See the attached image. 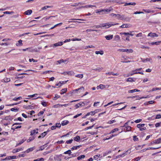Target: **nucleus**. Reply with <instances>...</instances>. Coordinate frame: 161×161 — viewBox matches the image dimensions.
Listing matches in <instances>:
<instances>
[{
  "label": "nucleus",
  "instance_id": "nucleus-1",
  "mask_svg": "<svg viewBox=\"0 0 161 161\" xmlns=\"http://www.w3.org/2000/svg\"><path fill=\"white\" fill-rule=\"evenodd\" d=\"M111 16H114L115 17H117L118 19H121L122 20H126L127 21H130V18L125 17L123 15H121L120 14H116L113 13H112L110 14Z\"/></svg>",
  "mask_w": 161,
  "mask_h": 161
},
{
  "label": "nucleus",
  "instance_id": "nucleus-2",
  "mask_svg": "<svg viewBox=\"0 0 161 161\" xmlns=\"http://www.w3.org/2000/svg\"><path fill=\"white\" fill-rule=\"evenodd\" d=\"M119 24L118 23H114L112 22H110L103 24L102 26L103 27H106V28H108L111 26L116 25H118Z\"/></svg>",
  "mask_w": 161,
  "mask_h": 161
},
{
  "label": "nucleus",
  "instance_id": "nucleus-3",
  "mask_svg": "<svg viewBox=\"0 0 161 161\" xmlns=\"http://www.w3.org/2000/svg\"><path fill=\"white\" fill-rule=\"evenodd\" d=\"M118 51L123 52H127V53H132L133 51V50L132 49H119L118 50Z\"/></svg>",
  "mask_w": 161,
  "mask_h": 161
},
{
  "label": "nucleus",
  "instance_id": "nucleus-4",
  "mask_svg": "<svg viewBox=\"0 0 161 161\" xmlns=\"http://www.w3.org/2000/svg\"><path fill=\"white\" fill-rule=\"evenodd\" d=\"M138 72H137V71L136 70V69L135 70H132L129 73L127 76L128 77L130 76H132L134 74H137Z\"/></svg>",
  "mask_w": 161,
  "mask_h": 161
},
{
  "label": "nucleus",
  "instance_id": "nucleus-5",
  "mask_svg": "<svg viewBox=\"0 0 161 161\" xmlns=\"http://www.w3.org/2000/svg\"><path fill=\"white\" fill-rule=\"evenodd\" d=\"M148 36H151L152 37H158V35L156 34L155 33H153L152 32L149 33L148 35Z\"/></svg>",
  "mask_w": 161,
  "mask_h": 161
},
{
  "label": "nucleus",
  "instance_id": "nucleus-6",
  "mask_svg": "<svg viewBox=\"0 0 161 161\" xmlns=\"http://www.w3.org/2000/svg\"><path fill=\"white\" fill-rule=\"evenodd\" d=\"M113 35H109L106 36H105L106 39L108 40H110L113 38Z\"/></svg>",
  "mask_w": 161,
  "mask_h": 161
},
{
  "label": "nucleus",
  "instance_id": "nucleus-7",
  "mask_svg": "<svg viewBox=\"0 0 161 161\" xmlns=\"http://www.w3.org/2000/svg\"><path fill=\"white\" fill-rule=\"evenodd\" d=\"M71 150H69L64 153V154H68L69 155H71L72 156H71L70 157H69V158H71L72 157H75V156L73 155V154H71Z\"/></svg>",
  "mask_w": 161,
  "mask_h": 161
},
{
  "label": "nucleus",
  "instance_id": "nucleus-8",
  "mask_svg": "<svg viewBox=\"0 0 161 161\" xmlns=\"http://www.w3.org/2000/svg\"><path fill=\"white\" fill-rule=\"evenodd\" d=\"M113 10V8H112V7H110L107 9H102V11H103V12H109L112 11Z\"/></svg>",
  "mask_w": 161,
  "mask_h": 161
},
{
  "label": "nucleus",
  "instance_id": "nucleus-9",
  "mask_svg": "<svg viewBox=\"0 0 161 161\" xmlns=\"http://www.w3.org/2000/svg\"><path fill=\"white\" fill-rule=\"evenodd\" d=\"M47 131H45L42 133L41 135L38 137V138H40L41 137L43 138L47 134Z\"/></svg>",
  "mask_w": 161,
  "mask_h": 161
},
{
  "label": "nucleus",
  "instance_id": "nucleus-10",
  "mask_svg": "<svg viewBox=\"0 0 161 161\" xmlns=\"http://www.w3.org/2000/svg\"><path fill=\"white\" fill-rule=\"evenodd\" d=\"M135 78H133L130 77L127 79L126 80L127 82H133L135 81Z\"/></svg>",
  "mask_w": 161,
  "mask_h": 161
},
{
  "label": "nucleus",
  "instance_id": "nucleus-11",
  "mask_svg": "<svg viewBox=\"0 0 161 161\" xmlns=\"http://www.w3.org/2000/svg\"><path fill=\"white\" fill-rule=\"evenodd\" d=\"M142 61L143 62H146L147 61L150 62H152L151 61L152 60V59L151 58H147L146 59H144V58H141Z\"/></svg>",
  "mask_w": 161,
  "mask_h": 161
},
{
  "label": "nucleus",
  "instance_id": "nucleus-12",
  "mask_svg": "<svg viewBox=\"0 0 161 161\" xmlns=\"http://www.w3.org/2000/svg\"><path fill=\"white\" fill-rule=\"evenodd\" d=\"M131 127L129 126H126L124 128V130L125 131H130L131 130Z\"/></svg>",
  "mask_w": 161,
  "mask_h": 161
},
{
  "label": "nucleus",
  "instance_id": "nucleus-13",
  "mask_svg": "<svg viewBox=\"0 0 161 161\" xmlns=\"http://www.w3.org/2000/svg\"><path fill=\"white\" fill-rule=\"evenodd\" d=\"M63 44V42H58L57 43H54L53 45L55 47H57L58 46H60L62 45Z\"/></svg>",
  "mask_w": 161,
  "mask_h": 161
},
{
  "label": "nucleus",
  "instance_id": "nucleus-14",
  "mask_svg": "<svg viewBox=\"0 0 161 161\" xmlns=\"http://www.w3.org/2000/svg\"><path fill=\"white\" fill-rule=\"evenodd\" d=\"M35 149V147H31L27 149L26 151L23 152L24 153H28L32 151Z\"/></svg>",
  "mask_w": 161,
  "mask_h": 161
},
{
  "label": "nucleus",
  "instance_id": "nucleus-15",
  "mask_svg": "<svg viewBox=\"0 0 161 161\" xmlns=\"http://www.w3.org/2000/svg\"><path fill=\"white\" fill-rule=\"evenodd\" d=\"M105 86L103 85V84H100L99 86H97V90L100 89H103L104 88H105Z\"/></svg>",
  "mask_w": 161,
  "mask_h": 161
},
{
  "label": "nucleus",
  "instance_id": "nucleus-16",
  "mask_svg": "<svg viewBox=\"0 0 161 161\" xmlns=\"http://www.w3.org/2000/svg\"><path fill=\"white\" fill-rule=\"evenodd\" d=\"M85 88L83 86H82V87L76 89L74 90V91H80V92H83L84 91Z\"/></svg>",
  "mask_w": 161,
  "mask_h": 161
},
{
  "label": "nucleus",
  "instance_id": "nucleus-17",
  "mask_svg": "<svg viewBox=\"0 0 161 161\" xmlns=\"http://www.w3.org/2000/svg\"><path fill=\"white\" fill-rule=\"evenodd\" d=\"M57 16L56 15V16H50L48 17H46L44 18H43V19H45L46 20H47L49 19H52V18H54L55 17H56Z\"/></svg>",
  "mask_w": 161,
  "mask_h": 161
},
{
  "label": "nucleus",
  "instance_id": "nucleus-18",
  "mask_svg": "<svg viewBox=\"0 0 161 161\" xmlns=\"http://www.w3.org/2000/svg\"><path fill=\"white\" fill-rule=\"evenodd\" d=\"M10 81V79L9 78H5L1 80L2 82H8Z\"/></svg>",
  "mask_w": 161,
  "mask_h": 161
},
{
  "label": "nucleus",
  "instance_id": "nucleus-19",
  "mask_svg": "<svg viewBox=\"0 0 161 161\" xmlns=\"http://www.w3.org/2000/svg\"><path fill=\"white\" fill-rule=\"evenodd\" d=\"M32 13V11L31 10L29 9L27 10L25 12V14L27 15H29L31 14Z\"/></svg>",
  "mask_w": 161,
  "mask_h": 161
},
{
  "label": "nucleus",
  "instance_id": "nucleus-20",
  "mask_svg": "<svg viewBox=\"0 0 161 161\" xmlns=\"http://www.w3.org/2000/svg\"><path fill=\"white\" fill-rule=\"evenodd\" d=\"M136 3L135 2L133 3H126L125 4V6H127V5H132L135 6L136 5Z\"/></svg>",
  "mask_w": 161,
  "mask_h": 161
},
{
  "label": "nucleus",
  "instance_id": "nucleus-21",
  "mask_svg": "<svg viewBox=\"0 0 161 161\" xmlns=\"http://www.w3.org/2000/svg\"><path fill=\"white\" fill-rule=\"evenodd\" d=\"M69 123V121L68 120H64L62 121L61 125L62 126H64L68 124Z\"/></svg>",
  "mask_w": 161,
  "mask_h": 161
},
{
  "label": "nucleus",
  "instance_id": "nucleus-22",
  "mask_svg": "<svg viewBox=\"0 0 161 161\" xmlns=\"http://www.w3.org/2000/svg\"><path fill=\"white\" fill-rule=\"evenodd\" d=\"M18 43H17L16 44V45L17 46H22L23 45V44L22 43V41L21 40H19L18 41Z\"/></svg>",
  "mask_w": 161,
  "mask_h": 161
},
{
  "label": "nucleus",
  "instance_id": "nucleus-23",
  "mask_svg": "<svg viewBox=\"0 0 161 161\" xmlns=\"http://www.w3.org/2000/svg\"><path fill=\"white\" fill-rule=\"evenodd\" d=\"M81 146V145L75 146H74L71 148V149L72 150L77 149L78 148H80Z\"/></svg>",
  "mask_w": 161,
  "mask_h": 161
},
{
  "label": "nucleus",
  "instance_id": "nucleus-24",
  "mask_svg": "<svg viewBox=\"0 0 161 161\" xmlns=\"http://www.w3.org/2000/svg\"><path fill=\"white\" fill-rule=\"evenodd\" d=\"M74 139L75 141L78 142L80 140V137L79 136H77L76 137H75L74 138Z\"/></svg>",
  "mask_w": 161,
  "mask_h": 161
},
{
  "label": "nucleus",
  "instance_id": "nucleus-25",
  "mask_svg": "<svg viewBox=\"0 0 161 161\" xmlns=\"http://www.w3.org/2000/svg\"><path fill=\"white\" fill-rule=\"evenodd\" d=\"M120 39V37L118 35H116L114 37V40L116 41H118Z\"/></svg>",
  "mask_w": 161,
  "mask_h": 161
},
{
  "label": "nucleus",
  "instance_id": "nucleus-26",
  "mask_svg": "<svg viewBox=\"0 0 161 161\" xmlns=\"http://www.w3.org/2000/svg\"><path fill=\"white\" fill-rule=\"evenodd\" d=\"M85 157V156L84 155H81L77 158L78 160H81L82 159L84 158Z\"/></svg>",
  "mask_w": 161,
  "mask_h": 161
},
{
  "label": "nucleus",
  "instance_id": "nucleus-27",
  "mask_svg": "<svg viewBox=\"0 0 161 161\" xmlns=\"http://www.w3.org/2000/svg\"><path fill=\"white\" fill-rule=\"evenodd\" d=\"M144 125L145 124H138L136 126L138 128H139L140 129L142 127H143Z\"/></svg>",
  "mask_w": 161,
  "mask_h": 161
},
{
  "label": "nucleus",
  "instance_id": "nucleus-28",
  "mask_svg": "<svg viewBox=\"0 0 161 161\" xmlns=\"http://www.w3.org/2000/svg\"><path fill=\"white\" fill-rule=\"evenodd\" d=\"M140 90H137V89H135L133 90H130L128 91L129 93H133L134 92H139Z\"/></svg>",
  "mask_w": 161,
  "mask_h": 161
},
{
  "label": "nucleus",
  "instance_id": "nucleus-29",
  "mask_svg": "<svg viewBox=\"0 0 161 161\" xmlns=\"http://www.w3.org/2000/svg\"><path fill=\"white\" fill-rule=\"evenodd\" d=\"M52 7H53L52 6H45L44 7H42L41 8V10H45L48 8H52Z\"/></svg>",
  "mask_w": 161,
  "mask_h": 161
},
{
  "label": "nucleus",
  "instance_id": "nucleus-30",
  "mask_svg": "<svg viewBox=\"0 0 161 161\" xmlns=\"http://www.w3.org/2000/svg\"><path fill=\"white\" fill-rule=\"evenodd\" d=\"M95 53L97 54H100L101 55H102L103 54L104 52L103 51H96L95 52Z\"/></svg>",
  "mask_w": 161,
  "mask_h": 161
},
{
  "label": "nucleus",
  "instance_id": "nucleus-31",
  "mask_svg": "<svg viewBox=\"0 0 161 161\" xmlns=\"http://www.w3.org/2000/svg\"><path fill=\"white\" fill-rule=\"evenodd\" d=\"M93 8L95 7L96 8V6L95 5H86L85 7L82 6L81 8Z\"/></svg>",
  "mask_w": 161,
  "mask_h": 161
},
{
  "label": "nucleus",
  "instance_id": "nucleus-32",
  "mask_svg": "<svg viewBox=\"0 0 161 161\" xmlns=\"http://www.w3.org/2000/svg\"><path fill=\"white\" fill-rule=\"evenodd\" d=\"M19 110V108H12L11 109V111H14L15 112H17Z\"/></svg>",
  "mask_w": 161,
  "mask_h": 161
},
{
  "label": "nucleus",
  "instance_id": "nucleus-33",
  "mask_svg": "<svg viewBox=\"0 0 161 161\" xmlns=\"http://www.w3.org/2000/svg\"><path fill=\"white\" fill-rule=\"evenodd\" d=\"M67 91V89L66 88H65L62 89L61 90V92H60V94H63L64 93Z\"/></svg>",
  "mask_w": 161,
  "mask_h": 161
},
{
  "label": "nucleus",
  "instance_id": "nucleus-34",
  "mask_svg": "<svg viewBox=\"0 0 161 161\" xmlns=\"http://www.w3.org/2000/svg\"><path fill=\"white\" fill-rule=\"evenodd\" d=\"M127 152V151H126V152H125V153H123L121 155H119L117 156V158H119L121 157H124L125 155H126V153Z\"/></svg>",
  "mask_w": 161,
  "mask_h": 161
},
{
  "label": "nucleus",
  "instance_id": "nucleus-35",
  "mask_svg": "<svg viewBox=\"0 0 161 161\" xmlns=\"http://www.w3.org/2000/svg\"><path fill=\"white\" fill-rule=\"evenodd\" d=\"M22 150V148L20 149H13L12 151V152L13 153H15L16 152H18L19 151H21Z\"/></svg>",
  "mask_w": 161,
  "mask_h": 161
},
{
  "label": "nucleus",
  "instance_id": "nucleus-36",
  "mask_svg": "<svg viewBox=\"0 0 161 161\" xmlns=\"http://www.w3.org/2000/svg\"><path fill=\"white\" fill-rule=\"evenodd\" d=\"M106 74L108 75H119L118 73H114L113 72H109L108 73H107Z\"/></svg>",
  "mask_w": 161,
  "mask_h": 161
},
{
  "label": "nucleus",
  "instance_id": "nucleus-37",
  "mask_svg": "<svg viewBox=\"0 0 161 161\" xmlns=\"http://www.w3.org/2000/svg\"><path fill=\"white\" fill-rule=\"evenodd\" d=\"M128 27V25L127 24H123L120 26V27L123 28Z\"/></svg>",
  "mask_w": 161,
  "mask_h": 161
},
{
  "label": "nucleus",
  "instance_id": "nucleus-38",
  "mask_svg": "<svg viewBox=\"0 0 161 161\" xmlns=\"http://www.w3.org/2000/svg\"><path fill=\"white\" fill-rule=\"evenodd\" d=\"M38 133V131H37L36 132V130H33L32 131H31V136H32L33 135H34V134H37Z\"/></svg>",
  "mask_w": 161,
  "mask_h": 161
},
{
  "label": "nucleus",
  "instance_id": "nucleus-39",
  "mask_svg": "<svg viewBox=\"0 0 161 161\" xmlns=\"http://www.w3.org/2000/svg\"><path fill=\"white\" fill-rule=\"evenodd\" d=\"M47 146L46 144H45L42 146H40V149L39 150L42 151L44 148Z\"/></svg>",
  "mask_w": 161,
  "mask_h": 161
},
{
  "label": "nucleus",
  "instance_id": "nucleus-40",
  "mask_svg": "<svg viewBox=\"0 0 161 161\" xmlns=\"http://www.w3.org/2000/svg\"><path fill=\"white\" fill-rule=\"evenodd\" d=\"M142 10L144 11L145 13H149L152 12H153L150 9H143Z\"/></svg>",
  "mask_w": 161,
  "mask_h": 161
},
{
  "label": "nucleus",
  "instance_id": "nucleus-41",
  "mask_svg": "<svg viewBox=\"0 0 161 161\" xmlns=\"http://www.w3.org/2000/svg\"><path fill=\"white\" fill-rule=\"evenodd\" d=\"M60 97V96L59 95L57 94H56L55 95V96L53 98V100H56Z\"/></svg>",
  "mask_w": 161,
  "mask_h": 161
},
{
  "label": "nucleus",
  "instance_id": "nucleus-42",
  "mask_svg": "<svg viewBox=\"0 0 161 161\" xmlns=\"http://www.w3.org/2000/svg\"><path fill=\"white\" fill-rule=\"evenodd\" d=\"M35 139V137L34 136L31 137L29 138L27 140V142H29Z\"/></svg>",
  "mask_w": 161,
  "mask_h": 161
},
{
  "label": "nucleus",
  "instance_id": "nucleus-43",
  "mask_svg": "<svg viewBox=\"0 0 161 161\" xmlns=\"http://www.w3.org/2000/svg\"><path fill=\"white\" fill-rule=\"evenodd\" d=\"M75 76L76 77L79 78H82L83 77V74H80L76 75Z\"/></svg>",
  "mask_w": 161,
  "mask_h": 161
},
{
  "label": "nucleus",
  "instance_id": "nucleus-44",
  "mask_svg": "<svg viewBox=\"0 0 161 161\" xmlns=\"http://www.w3.org/2000/svg\"><path fill=\"white\" fill-rule=\"evenodd\" d=\"M150 44H151L152 45H153L154 44H156V45H159L160 44V42L158 41L156 42H153L151 43H149Z\"/></svg>",
  "mask_w": 161,
  "mask_h": 161
},
{
  "label": "nucleus",
  "instance_id": "nucleus-45",
  "mask_svg": "<svg viewBox=\"0 0 161 161\" xmlns=\"http://www.w3.org/2000/svg\"><path fill=\"white\" fill-rule=\"evenodd\" d=\"M4 14H13L14 13V12L13 11L9 12V11H5L3 12Z\"/></svg>",
  "mask_w": 161,
  "mask_h": 161
},
{
  "label": "nucleus",
  "instance_id": "nucleus-46",
  "mask_svg": "<svg viewBox=\"0 0 161 161\" xmlns=\"http://www.w3.org/2000/svg\"><path fill=\"white\" fill-rule=\"evenodd\" d=\"M22 98L21 97H19L17 98H14L12 99V100L14 101H17L21 99Z\"/></svg>",
  "mask_w": 161,
  "mask_h": 161
},
{
  "label": "nucleus",
  "instance_id": "nucleus-47",
  "mask_svg": "<svg viewBox=\"0 0 161 161\" xmlns=\"http://www.w3.org/2000/svg\"><path fill=\"white\" fill-rule=\"evenodd\" d=\"M115 122H116V120H115L114 119V120H110L108 121L107 122V123L108 124H112V123Z\"/></svg>",
  "mask_w": 161,
  "mask_h": 161
},
{
  "label": "nucleus",
  "instance_id": "nucleus-48",
  "mask_svg": "<svg viewBox=\"0 0 161 161\" xmlns=\"http://www.w3.org/2000/svg\"><path fill=\"white\" fill-rule=\"evenodd\" d=\"M9 44H10L9 43H8V42H5V43L0 42V45H1V46H3V45H5L6 46H7L8 45H9Z\"/></svg>",
  "mask_w": 161,
  "mask_h": 161
},
{
  "label": "nucleus",
  "instance_id": "nucleus-49",
  "mask_svg": "<svg viewBox=\"0 0 161 161\" xmlns=\"http://www.w3.org/2000/svg\"><path fill=\"white\" fill-rule=\"evenodd\" d=\"M119 130V129L118 128H115L113 130H112L110 132V133H113L115 132L116 131H118Z\"/></svg>",
  "mask_w": 161,
  "mask_h": 161
},
{
  "label": "nucleus",
  "instance_id": "nucleus-50",
  "mask_svg": "<svg viewBox=\"0 0 161 161\" xmlns=\"http://www.w3.org/2000/svg\"><path fill=\"white\" fill-rule=\"evenodd\" d=\"M25 141V140H24L23 139H22L20 142H19V143H17L16 147L17 146L20 145L21 144H22Z\"/></svg>",
  "mask_w": 161,
  "mask_h": 161
},
{
  "label": "nucleus",
  "instance_id": "nucleus-51",
  "mask_svg": "<svg viewBox=\"0 0 161 161\" xmlns=\"http://www.w3.org/2000/svg\"><path fill=\"white\" fill-rule=\"evenodd\" d=\"M93 115L94 114V113L93 112V111H91L89 112L88 113L86 114V116H89V115Z\"/></svg>",
  "mask_w": 161,
  "mask_h": 161
},
{
  "label": "nucleus",
  "instance_id": "nucleus-52",
  "mask_svg": "<svg viewBox=\"0 0 161 161\" xmlns=\"http://www.w3.org/2000/svg\"><path fill=\"white\" fill-rule=\"evenodd\" d=\"M61 104H57L54 105L53 106V107L54 108H58L59 107L61 106Z\"/></svg>",
  "mask_w": 161,
  "mask_h": 161
},
{
  "label": "nucleus",
  "instance_id": "nucleus-53",
  "mask_svg": "<svg viewBox=\"0 0 161 161\" xmlns=\"http://www.w3.org/2000/svg\"><path fill=\"white\" fill-rule=\"evenodd\" d=\"M102 69V68H99V67H97V68L95 69H93V70H96V71H101Z\"/></svg>",
  "mask_w": 161,
  "mask_h": 161
},
{
  "label": "nucleus",
  "instance_id": "nucleus-54",
  "mask_svg": "<svg viewBox=\"0 0 161 161\" xmlns=\"http://www.w3.org/2000/svg\"><path fill=\"white\" fill-rule=\"evenodd\" d=\"M100 154L95 155L94 157V158L95 160H97L98 159V158H99L100 156Z\"/></svg>",
  "mask_w": 161,
  "mask_h": 161
},
{
  "label": "nucleus",
  "instance_id": "nucleus-55",
  "mask_svg": "<svg viewBox=\"0 0 161 161\" xmlns=\"http://www.w3.org/2000/svg\"><path fill=\"white\" fill-rule=\"evenodd\" d=\"M44 159L43 158H38L34 160V161H43Z\"/></svg>",
  "mask_w": 161,
  "mask_h": 161
},
{
  "label": "nucleus",
  "instance_id": "nucleus-56",
  "mask_svg": "<svg viewBox=\"0 0 161 161\" xmlns=\"http://www.w3.org/2000/svg\"><path fill=\"white\" fill-rule=\"evenodd\" d=\"M38 95V94H34L32 95H29L28 96V97H36V96L37 95Z\"/></svg>",
  "mask_w": 161,
  "mask_h": 161
},
{
  "label": "nucleus",
  "instance_id": "nucleus-57",
  "mask_svg": "<svg viewBox=\"0 0 161 161\" xmlns=\"http://www.w3.org/2000/svg\"><path fill=\"white\" fill-rule=\"evenodd\" d=\"M94 125H93L92 126H89V127H86V128L85 129V130H88L89 129H92V128L94 127Z\"/></svg>",
  "mask_w": 161,
  "mask_h": 161
},
{
  "label": "nucleus",
  "instance_id": "nucleus-58",
  "mask_svg": "<svg viewBox=\"0 0 161 161\" xmlns=\"http://www.w3.org/2000/svg\"><path fill=\"white\" fill-rule=\"evenodd\" d=\"M98 31L97 30H92V29H88L86 30V32H88L91 31Z\"/></svg>",
  "mask_w": 161,
  "mask_h": 161
},
{
  "label": "nucleus",
  "instance_id": "nucleus-59",
  "mask_svg": "<svg viewBox=\"0 0 161 161\" xmlns=\"http://www.w3.org/2000/svg\"><path fill=\"white\" fill-rule=\"evenodd\" d=\"M73 141V140L72 139H71L70 140H67L66 141V143L68 144H70Z\"/></svg>",
  "mask_w": 161,
  "mask_h": 161
},
{
  "label": "nucleus",
  "instance_id": "nucleus-60",
  "mask_svg": "<svg viewBox=\"0 0 161 161\" xmlns=\"http://www.w3.org/2000/svg\"><path fill=\"white\" fill-rule=\"evenodd\" d=\"M66 61V60H64L63 59H61L60 60H58L57 61V62L59 64H60V63H63L64 62H65Z\"/></svg>",
  "mask_w": 161,
  "mask_h": 161
},
{
  "label": "nucleus",
  "instance_id": "nucleus-61",
  "mask_svg": "<svg viewBox=\"0 0 161 161\" xmlns=\"http://www.w3.org/2000/svg\"><path fill=\"white\" fill-rule=\"evenodd\" d=\"M120 34L121 35H130V33L128 32H120Z\"/></svg>",
  "mask_w": 161,
  "mask_h": 161
},
{
  "label": "nucleus",
  "instance_id": "nucleus-62",
  "mask_svg": "<svg viewBox=\"0 0 161 161\" xmlns=\"http://www.w3.org/2000/svg\"><path fill=\"white\" fill-rule=\"evenodd\" d=\"M157 90H161V88H155L152 89V91H154Z\"/></svg>",
  "mask_w": 161,
  "mask_h": 161
},
{
  "label": "nucleus",
  "instance_id": "nucleus-63",
  "mask_svg": "<svg viewBox=\"0 0 161 161\" xmlns=\"http://www.w3.org/2000/svg\"><path fill=\"white\" fill-rule=\"evenodd\" d=\"M142 33H141V32H140V33H139L137 34L136 35V37H141L142 36Z\"/></svg>",
  "mask_w": 161,
  "mask_h": 161
},
{
  "label": "nucleus",
  "instance_id": "nucleus-64",
  "mask_svg": "<svg viewBox=\"0 0 161 161\" xmlns=\"http://www.w3.org/2000/svg\"><path fill=\"white\" fill-rule=\"evenodd\" d=\"M161 118V115L160 114H157L156 115L155 119H159Z\"/></svg>",
  "mask_w": 161,
  "mask_h": 161
}]
</instances>
